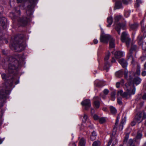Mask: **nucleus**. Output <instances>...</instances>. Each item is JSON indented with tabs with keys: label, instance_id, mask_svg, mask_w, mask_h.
<instances>
[{
	"label": "nucleus",
	"instance_id": "42",
	"mask_svg": "<svg viewBox=\"0 0 146 146\" xmlns=\"http://www.w3.org/2000/svg\"><path fill=\"white\" fill-rule=\"evenodd\" d=\"M87 118L88 117L87 115H84L83 117V118L82 119V121L84 122H85L86 121Z\"/></svg>",
	"mask_w": 146,
	"mask_h": 146
},
{
	"label": "nucleus",
	"instance_id": "18",
	"mask_svg": "<svg viewBox=\"0 0 146 146\" xmlns=\"http://www.w3.org/2000/svg\"><path fill=\"white\" fill-rule=\"evenodd\" d=\"M94 84L98 87H100L104 85V82L102 81L97 80L94 82Z\"/></svg>",
	"mask_w": 146,
	"mask_h": 146
},
{
	"label": "nucleus",
	"instance_id": "45",
	"mask_svg": "<svg viewBox=\"0 0 146 146\" xmlns=\"http://www.w3.org/2000/svg\"><path fill=\"white\" fill-rule=\"evenodd\" d=\"M137 7H138L139 6V4L141 3V0H137Z\"/></svg>",
	"mask_w": 146,
	"mask_h": 146
},
{
	"label": "nucleus",
	"instance_id": "1",
	"mask_svg": "<svg viewBox=\"0 0 146 146\" xmlns=\"http://www.w3.org/2000/svg\"><path fill=\"white\" fill-rule=\"evenodd\" d=\"M36 0H17V3H23L28 2L29 5L27 7V9L26 11V14L28 16V17H23L20 20V22L22 23L23 26L25 25L27 23L29 17H31L33 13V9L34 7L35 4Z\"/></svg>",
	"mask_w": 146,
	"mask_h": 146
},
{
	"label": "nucleus",
	"instance_id": "4",
	"mask_svg": "<svg viewBox=\"0 0 146 146\" xmlns=\"http://www.w3.org/2000/svg\"><path fill=\"white\" fill-rule=\"evenodd\" d=\"M20 65V62L15 58L10 57L9 58V63L8 68V72L11 74L17 71Z\"/></svg>",
	"mask_w": 146,
	"mask_h": 146
},
{
	"label": "nucleus",
	"instance_id": "63",
	"mask_svg": "<svg viewBox=\"0 0 146 146\" xmlns=\"http://www.w3.org/2000/svg\"><path fill=\"white\" fill-rule=\"evenodd\" d=\"M5 42L6 44H7L8 43V41L6 40L5 41Z\"/></svg>",
	"mask_w": 146,
	"mask_h": 146
},
{
	"label": "nucleus",
	"instance_id": "57",
	"mask_svg": "<svg viewBox=\"0 0 146 146\" xmlns=\"http://www.w3.org/2000/svg\"><path fill=\"white\" fill-rule=\"evenodd\" d=\"M144 68L145 69H146V62H145V63L144 64Z\"/></svg>",
	"mask_w": 146,
	"mask_h": 146
},
{
	"label": "nucleus",
	"instance_id": "32",
	"mask_svg": "<svg viewBox=\"0 0 146 146\" xmlns=\"http://www.w3.org/2000/svg\"><path fill=\"white\" fill-rule=\"evenodd\" d=\"M130 12L129 11H125L124 12V16L126 17H127L129 16L130 15Z\"/></svg>",
	"mask_w": 146,
	"mask_h": 146
},
{
	"label": "nucleus",
	"instance_id": "58",
	"mask_svg": "<svg viewBox=\"0 0 146 146\" xmlns=\"http://www.w3.org/2000/svg\"><path fill=\"white\" fill-rule=\"evenodd\" d=\"M71 146H76V145L75 144V143H73L72 144Z\"/></svg>",
	"mask_w": 146,
	"mask_h": 146
},
{
	"label": "nucleus",
	"instance_id": "21",
	"mask_svg": "<svg viewBox=\"0 0 146 146\" xmlns=\"http://www.w3.org/2000/svg\"><path fill=\"white\" fill-rule=\"evenodd\" d=\"M113 22L112 18L111 17H110L107 18V22L108 23L107 25L108 27H110V26L112 24Z\"/></svg>",
	"mask_w": 146,
	"mask_h": 146
},
{
	"label": "nucleus",
	"instance_id": "54",
	"mask_svg": "<svg viewBox=\"0 0 146 146\" xmlns=\"http://www.w3.org/2000/svg\"><path fill=\"white\" fill-rule=\"evenodd\" d=\"M115 62V60L114 58H112L111 62L112 63L114 62Z\"/></svg>",
	"mask_w": 146,
	"mask_h": 146
},
{
	"label": "nucleus",
	"instance_id": "60",
	"mask_svg": "<svg viewBox=\"0 0 146 146\" xmlns=\"http://www.w3.org/2000/svg\"><path fill=\"white\" fill-rule=\"evenodd\" d=\"M144 58V57H141V60H142V61H143V58Z\"/></svg>",
	"mask_w": 146,
	"mask_h": 146
},
{
	"label": "nucleus",
	"instance_id": "8",
	"mask_svg": "<svg viewBox=\"0 0 146 146\" xmlns=\"http://www.w3.org/2000/svg\"><path fill=\"white\" fill-rule=\"evenodd\" d=\"M112 36L108 34L102 33L101 35L100 39L101 42L107 43L108 42V40H110Z\"/></svg>",
	"mask_w": 146,
	"mask_h": 146
},
{
	"label": "nucleus",
	"instance_id": "36",
	"mask_svg": "<svg viewBox=\"0 0 146 146\" xmlns=\"http://www.w3.org/2000/svg\"><path fill=\"white\" fill-rule=\"evenodd\" d=\"M142 46L143 50L144 51H146V42H143Z\"/></svg>",
	"mask_w": 146,
	"mask_h": 146
},
{
	"label": "nucleus",
	"instance_id": "20",
	"mask_svg": "<svg viewBox=\"0 0 146 146\" xmlns=\"http://www.w3.org/2000/svg\"><path fill=\"white\" fill-rule=\"evenodd\" d=\"M122 7V5L120 1H117L116 3L115 8V9H119Z\"/></svg>",
	"mask_w": 146,
	"mask_h": 146
},
{
	"label": "nucleus",
	"instance_id": "23",
	"mask_svg": "<svg viewBox=\"0 0 146 146\" xmlns=\"http://www.w3.org/2000/svg\"><path fill=\"white\" fill-rule=\"evenodd\" d=\"M123 73V72L122 70H119L116 72L115 76L117 77H120L122 76Z\"/></svg>",
	"mask_w": 146,
	"mask_h": 146
},
{
	"label": "nucleus",
	"instance_id": "55",
	"mask_svg": "<svg viewBox=\"0 0 146 146\" xmlns=\"http://www.w3.org/2000/svg\"><path fill=\"white\" fill-rule=\"evenodd\" d=\"M115 94L114 93L112 94H111V97L113 98H115Z\"/></svg>",
	"mask_w": 146,
	"mask_h": 146
},
{
	"label": "nucleus",
	"instance_id": "35",
	"mask_svg": "<svg viewBox=\"0 0 146 146\" xmlns=\"http://www.w3.org/2000/svg\"><path fill=\"white\" fill-rule=\"evenodd\" d=\"M119 121L118 119V118H117L115 123V126H114L113 128V130H116V128H117V123H118Z\"/></svg>",
	"mask_w": 146,
	"mask_h": 146
},
{
	"label": "nucleus",
	"instance_id": "33",
	"mask_svg": "<svg viewBox=\"0 0 146 146\" xmlns=\"http://www.w3.org/2000/svg\"><path fill=\"white\" fill-rule=\"evenodd\" d=\"M140 66L138 65H137V68L136 70V74L138 75H140Z\"/></svg>",
	"mask_w": 146,
	"mask_h": 146
},
{
	"label": "nucleus",
	"instance_id": "25",
	"mask_svg": "<svg viewBox=\"0 0 146 146\" xmlns=\"http://www.w3.org/2000/svg\"><path fill=\"white\" fill-rule=\"evenodd\" d=\"M110 108L111 113L113 114L116 113L117 112V110L114 107L112 106H110Z\"/></svg>",
	"mask_w": 146,
	"mask_h": 146
},
{
	"label": "nucleus",
	"instance_id": "15",
	"mask_svg": "<svg viewBox=\"0 0 146 146\" xmlns=\"http://www.w3.org/2000/svg\"><path fill=\"white\" fill-rule=\"evenodd\" d=\"M118 61L123 67L125 68L127 66V63L126 60L124 59H121L118 60Z\"/></svg>",
	"mask_w": 146,
	"mask_h": 146
},
{
	"label": "nucleus",
	"instance_id": "27",
	"mask_svg": "<svg viewBox=\"0 0 146 146\" xmlns=\"http://www.w3.org/2000/svg\"><path fill=\"white\" fill-rule=\"evenodd\" d=\"M79 144L80 146H85V141L84 138L81 139L79 141Z\"/></svg>",
	"mask_w": 146,
	"mask_h": 146
},
{
	"label": "nucleus",
	"instance_id": "13",
	"mask_svg": "<svg viewBox=\"0 0 146 146\" xmlns=\"http://www.w3.org/2000/svg\"><path fill=\"white\" fill-rule=\"evenodd\" d=\"M110 55V53L109 52H108V54L106 55L104 58V60L106 62H105V65L104 67V68L107 71H108L109 68L111 66L109 63L107 61L109 59Z\"/></svg>",
	"mask_w": 146,
	"mask_h": 146
},
{
	"label": "nucleus",
	"instance_id": "43",
	"mask_svg": "<svg viewBox=\"0 0 146 146\" xmlns=\"http://www.w3.org/2000/svg\"><path fill=\"white\" fill-rule=\"evenodd\" d=\"M123 128V124L122 122H121V124H120L119 126V129L120 130H121Z\"/></svg>",
	"mask_w": 146,
	"mask_h": 146
},
{
	"label": "nucleus",
	"instance_id": "11",
	"mask_svg": "<svg viewBox=\"0 0 146 146\" xmlns=\"http://www.w3.org/2000/svg\"><path fill=\"white\" fill-rule=\"evenodd\" d=\"M100 99L98 96L93 98V106L95 109H98L100 105Z\"/></svg>",
	"mask_w": 146,
	"mask_h": 146
},
{
	"label": "nucleus",
	"instance_id": "9",
	"mask_svg": "<svg viewBox=\"0 0 146 146\" xmlns=\"http://www.w3.org/2000/svg\"><path fill=\"white\" fill-rule=\"evenodd\" d=\"M138 48L136 45L133 43H132L131 49L129 50V53L128 54V56L129 58H131L133 62H134L133 57H132V54L133 52H135L137 49Z\"/></svg>",
	"mask_w": 146,
	"mask_h": 146
},
{
	"label": "nucleus",
	"instance_id": "2",
	"mask_svg": "<svg viewBox=\"0 0 146 146\" xmlns=\"http://www.w3.org/2000/svg\"><path fill=\"white\" fill-rule=\"evenodd\" d=\"M124 88L127 92L123 93V90H119L117 93L118 95H120L123 98L128 99L129 98L131 95H134L135 93V88L128 83H126L125 84Z\"/></svg>",
	"mask_w": 146,
	"mask_h": 146
},
{
	"label": "nucleus",
	"instance_id": "26",
	"mask_svg": "<svg viewBox=\"0 0 146 146\" xmlns=\"http://www.w3.org/2000/svg\"><path fill=\"white\" fill-rule=\"evenodd\" d=\"M101 143L99 141L97 140L94 141L92 145V146H100Z\"/></svg>",
	"mask_w": 146,
	"mask_h": 146
},
{
	"label": "nucleus",
	"instance_id": "24",
	"mask_svg": "<svg viewBox=\"0 0 146 146\" xmlns=\"http://www.w3.org/2000/svg\"><path fill=\"white\" fill-rule=\"evenodd\" d=\"M129 25L130 29L132 30L136 29L138 26V25L135 23Z\"/></svg>",
	"mask_w": 146,
	"mask_h": 146
},
{
	"label": "nucleus",
	"instance_id": "41",
	"mask_svg": "<svg viewBox=\"0 0 146 146\" xmlns=\"http://www.w3.org/2000/svg\"><path fill=\"white\" fill-rule=\"evenodd\" d=\"M109 92L108 90L107 89H105L103 91L105 95H107L108 94Z\"/></svg>",
	"mask_w": 146,
	"mask_h": 146
},
{
	"label": "nucleus",
	"instance_id": "14",
	"mask_svg": "<svg viewBox=\"0 0 146 146\" xmlns=\"http://www.w3.org/2000/svg\"><path fill=\"white\" fill-rule=\"evenodd\" d=\"M141 81V79L138 77H134L130 82L131 83L133 84H135L136 85L139 84Z\"/></svg>",
	"mask_w": 146,
	"mask_h": 146
},
{
	"label": "nucleus",
	"instance_id": "49",
	"mask_svg": "<svg viewBox=\"0 0 146 146\" xmlns=\"http://www.w3.org/2000/svg\"><path fill=\"white\" fill-rule=\"evenodd\" d=\"M142 99L144 100H146V93H145L143 96Z\"/></svg>",
	"mask_w": 146,
	"mask_h": 146
},
{
	"label": "nucleus",
	"instance_id": "59",
	"mask_svg": "<svg viewBox=\"0 0 146 146\" xmlns=\"http://www.w3.org/2000/svg\"><path fill=\"white\" fill-rule=\"evenodd\" d=\"M102 98H105V96L104 95H103L102 96H101Z\"/></svg>",
	"mask_w": 146,
	"mask_h": 146
},
{
	"label": "nucleus",
	"instance_id": "37",
	"mask_svg": "<svg viewBox=\"0 0 146 146\" xmlns=\"http://www.w3.org/2000/svg\"><path fill=\"white\" fill-rule=\"evenodd\" d=\"M141 115H143V119H145L146 118V113L144 111H142L141 113Z\"/></svg>",
	"mask_w": 146,
	"mask_h": 146
},
{
	"label": "nucleus",
	"instance_id": "53",
	"mask_svg": "<svg viewBox=\"0 0 146 146\" xmlns=\"http://www.w3.org/2000/svg\"><path fill=\"white\" fill-rule=\"evenodd\" d=\"M102 110L105 111H107V108L106 107H104L102 108Z\"/></svg>",
	"mask_w": 146,
	"mask_h": 146
},
{
	"label": "nucleus",
	"instance_id": "12",
	"mask_svg": "<svg viewBox=\"0 0 146 146\" xmlns=\"http://www.w3.org/2000/svg\"><path fill=\"white\" fill-rule=\"evenodd\" d=\"M91 101L90 100L86 99L83 101L81 103V105L86 110H88L91 106Z\"/></svg>",
	"mask_w": 146,
	"mask_h": 146
},
{
	"label": "nucleus",
	"instance_id": "38",
	"mask_svg": "<svg viewBox=\"0 0 146 146\" xmlns=\"http://www.w3.org/2000/svg\"><path fill=\"white\" fill-rule=\"evenodd\" d=\"M93 118L94 120H97L99 119V117L98 115L96 114H94L93 116Z\"/></svg>",
	"mask_w": 146,
	"mask_h": 146
},
{
	"label": "nucleus",
	"instance_id": "48",
	"mask_svg": "<svg viewBox=\"0 0 146 146\" xmlns=\"http://www.w3.org/2000/svg\"><path fill=\"white\" fill-rule=\"evenodd\" d=\"M112 142V139H110L109 141L108 142L107 146H110Z\"/></svg>",
	"mask_w": 146,
	"mask_h": 146
},
{
	"label": "nucleus",
	"instance_id": "62",
	"mask_svg": "<svg viewBox=\"0 0 146 146\" xmlns=\"http://www.w3.org/2000/svg\"><path fill=\"white\" fill-rule=\"evenodd\" d=\"M143 146H146V142L145 143L144 145Z\"/></svg>",
	"mask_w": 146,
	"mask_h": 146
},
{
	"label": "nucleus",
	"instance_id": "56",
	"mask_svg": "<svg viewBox=\"0 0 146 146\" xmlns=\"http://www.w3.org/2000/svg\"><path fill=\"white\" fill-rule=\"evenodd\" d=\"M3 141V140L2 139H0V144H1Z\"/></svg>",
	"mask_w": 146,
	"mask_h": 146
},
{
	"label": "nucleus",
	"instance_id": "10",
	"mask_svg": "<svg viewBox=\"0 0 146 146\" xmlns=\"http://www.w3.org/2000/svg\"><path fill=\"white\" fill-rule=\"evenodd\" d=\"M115 29L118 34L120 35L121 29L124 30L126 29V23L124 22L123 23H119L116 24Z\"/></svg>",
	"mask_w": 146,
	"mask_h": 146
},
{
	"label": "nucleus",
	"instance_id": "19",
	"mask_svg": "<svg viewBox=\"0 0 146 146\" xmlns=\"http://www.w3.org/2000/svg\"><path fill=\"white\" fill-rule=\"evenodd\" d=\"M115 39L112 37L110 39L109 47L112 48L115 47Z\"/></svg>",
	"mask_w": 146,
	"mask_h": 146
},
{
	"label": "nucleus",
	"instance_id": "6",
	"mask_svg": "<svg viewBox=\"0 0 146 146\" xmlns=\"http://www.w3.org/2000/svg\"><path fill=\"white\" fill-rule=\"evenodd\" d=\"M121 41L123 42H125L127 47L129 46V44L130 41V39L129 38L127 34L124 32L122 33L121 37Z\"/></svg>",
	"mask_w": 146,
	"mask_h": 146
},
{
	"label": "nucleus",
	"instance_id": "64",
	"mask_svg": "<svg viewBox=\"0 0 146 146\" xmlns=\"http://www.w3.org/2000/svg\"><path fill=\"white\" fill-rule=\"evenodd\" d=\"M144 124H145V126H146V120L145 121V123H144Z\"/></svg>",
	"mask_w": 146,
	"mask_h": 146
},
{
	"label": "nucleus",
	"instance_id": "47",
	"mask_svg": "<svg viewBox=\"0 0 146 146\" xmlns=\"http://www.w3.org/2000/svg\"><path fill=\"white\" fill-rule=\"evenodd\" d=\"M123 3L125 5H127L128 3V1L127 0H122Z\"/></svg>",
	"mask_w": 146,
	"mask_h": 146
},
{
	"label": "nucleus",
	"instance_id": "39",
	"mask_svg": "<svg viewBox=\"0 0 146 146\" xmlns=\"http://www.w3.org/2000/svg\"><path fill=\"white\" fill-rule=\"evenodd\" d=\"M92 136L95 137L94 138L93 140H95V137L97 136L96 133L95 131H93V132L92 133Z\"/></svg>",
	"mask_w": 146,
	"mask_h": 146
},
{
	"label": "nucleus",
	"instance_id": "29",
	"mask_svg": "<svg viewBox=\"0 0 146 146\" xmlns=\"http://www.w3.org/2000/svg\"><path fill=\"white\" fill-rule=\"evenodd\" d=\"M144 22V19H143V20L141 22V24L142 26V25H144L143 24V23ZM141 31H142V32L143 33L144 35H145V36H146V32H145V31H144V27H142V26L141 27Z\"/></svg>",
	"mask_w": 146,
	"mask_h": 146
},
{
	"label": "nucleus",
	"instance_id": "16",
	"mask_svg": "<svg viewBox=\"0 0 146 146\" xmlns=\"http://www.w3.org/2000/svg\"><path fill=\"white\" fill-rule=\"evenodd\" d=\"M124 55V53L123 52L118 51L115 52V56L116 58H119L122 57Z\"/></svg>",
	"mask_w": 146,
	"mask_h": 146
},
{
	"label": "nucleus",
	"instance_id": "34",
	"mask_svg": "<svg viewBox=\"0 0 146 146\" xmlns=\"http://www.w3.org/2000/svg\"><path fill=\"white\" fill-rule=\"evenodd\" d=\"M121 17L120 16H117L115 17V23H117L121 19Z\"/></svg>",
	"mask_w": 146,
	"mask_h": 146
},
{
	"label": "nucleus",
	"instance_id": "61",
	"mask_svg": "<svg viewBox=\"0 0 146 146\" xmlns=\"http://www.w3.org/2000/svg\"><path fill=\"white\" fill-rule=\"evenodd\" d=\"M19 81H18L17 82H15V84H18L19 83Z\"/></svg>",
	"mask_w": 146,
	"mask_h": 146
},
{
	"label": "nucleus",
	"instance_id": "22",
	"mask_svg": "<svg viewBox=\"0 0 146 146\" xmlns=\"http://www.w3.org/2000/svg\"><path fill=\"white\" fill-rule=\"evenodd\" d=\"M124 83V81L123 79H122L120 81V82H117L116 84V87L117 88H119L120 87V86H122L123 85Z\"/></svg>",
	"mask_w": 146,
	"mask_h": 146
},
{
	"label": "nucleus",
	"instance_id": "28",
	"mask_svg": "<svg viewBox=\"0 0 146 146\" xmlns=\"http://www.w3.org/2000/svg\"><path fill=\"white\" fill-rule=\"evenodd\" d=\"M127 146H136L133 143L132 139H130L129 140L127 144Z\"/></svg>",
	"mask_w": 146,
	"mask_h": 146
},
{
	"label": "nucleus",
	"instance_id": "7",
	"mask_svg": "<svg viewBox=\"0 0 146 146\" xmlns=\"http://www.w3.org/2000/svg\"><path fill=\"white\" fill-rule=\"evenodd\" d=\"M124 76L125 78L130 82L134 77V73L132 71L128 72L127 70L125 69L124 71Z\"/></svg>",
	"mask_w": 146,
	"mask_h": 146
},
{
	"label": "nucleus",
	"instance_id": "31",
	"mask_svg": "<svg viewBox=\"0 0 146 146\" xmlns=\"http://www.w3.org/2000/svg\"><path fill=\"white\" fill-rule=\"evenodd\" d=\"M142 136V133L140 131H138L136 137L137 139H141Z\"/></svg>",
	"mask_w": 146,
	"mask_h": 146
},
{
	"label": "nucleus",
	"instance_id": "46",
	"mask_svg": "<svg viewBox=\"0 0 146 146\" xmlns=\"http://www.w3.org/2000/svg\"><path fill=\"white\" fill-rule=\"evenodd\" d=\"M135 121H136L134 120V119L133 121H132L131 124V126H133L135 125L136 124Z\"/></svg>",
	"mask_w": 146,
	"mask_h": 146
},
{
	"label": "nucleus",
	"instance_id": "3",
	"mask_svg": "<svg viewBox=\"0 0 146 146\" xmlns=\"http://www.w3.org/2000/svg\"><path fill=\"white\" fill-rule=\"evenodd\" d=\"M1 77L5 81V84H3V88L5 89V91L9 90V93L10 92L11 88L12 86L14 81V78L11 75H9L5 73L1 74Z\"/></svg>",
	"mask_w": 146,
	"mask_h": 146
},
{
	"label": "nucleus",
	"instance_id": "50",
	"mask_svg": "<svg viewBox=\"0 0 146 146\" xmlns=\"http://www.w3.org/2000/svg\"><path fill=\"white\" fill-rule=\"evenodd\" d=\"M142 75L143 76H146V71H143L142 72Z\"/></svg>",
	"mask_w": 146,
	"mask_h": 146
},
{
	"label": "nucleus",
	"instance_id": "40",
	"mask_svg": "<svg viewBox=\"0 0 146 146\" xmlns=\"http://www.w3.org/2000/svg\"><path fill=\"white\" fill-rule=\"evenodd\" d=\"M17 8L15 9V11L17 12V13H18V15H20V8L19 7H17Z\"/></svg>",
	"mask_w": 146,
	"mask_h": 146
},
{
	"label": "nucleus",
	"instance_id": "51",
	"mask_svg": "<svg viewBox=\"0 0 146 146\" xmlns=\"http://www.w3.org/2000/svg\"><path fill=\"white\" fill-rule=\"evenodd\" d=\"M143 42H142V40H140L138 42L139 45H142Z\"/></svg>",
	"mask_w": 146,
	"mask_h": 146
},
{
	"label": "nucleus",
	"instance_id": "52",
	"mask_svg": "<svg viewBox=\"0 0 146 146\" xmlns=\"http://www.w3.org/2000/svg\"><path fill=\"white\" fill-rule=\"evenodd\" d=\"M98 41L96 39H94V40H93V42H94V43L95 44H97L98 43Z\"/></svg>",
	"mask_w": 146,
	"mask_h": 146
},
{
	"label": "nucleus",
	"instance_id": "44",
	"mask_svg": "<svg viewBox=\"0 0 146 146\" xmlns=\"http://www.w3.org/2000/svg\"><path fill=\"white\" fill-rule=\"evenodd\" d=\"M117 102L118 103L119 105H121L122 104V102L121 101V98H118L117 99Z\"/></svg>",
	"mask_w": 146,
	"mask_h": 146
},
{
	"label": "nucleus",
	"instance_id": "17",
	"mask_svg": "<svg viewBox=\"0 0 146 146\" xmlns=\"http://www.w3.org/2000/svg\"><path fill=\"white\" fill-rule=\"evenodd\" d=\"M134 119L137 122L139 123L141 122L142 121V119L141 114L140 113L136 115Z\"/></svg>",
	"mask_w": 146,
	"mask_h": 146
},
{
	"label": "nucleus",
	"instance_id": "5",
	"mask_svg": "<svg viewBox=\"0 0 146 146\" xmlns=\"http://www.w3.org/2000/svg\"><path fill=\"white\" fill-rule=\"evenodd\" d=\"M20 37L19 36H17L15 38V42L13 44H11L9 46L12 49H14L17 52H21L24 48V46L23 43H22L21 40L22 37L21 36L20 38L18 41L17 40L18 38H20Z\"/></svg>",
	"mask_w": 146,
	"mask_h": 146
},
{
	"label": "nucleus",
	"instance_id": "30",
	"mask_svg": "<svg viewBox=\"0 0 146 146\" xmlns=\"http://www.w3.org/2000/svg\"><path fill=\"white\" fill-rule=\"evenodd\" d=\"M99 122L100 123L102 124L104 123L106 121V119L105 117H102L99 118Z\"/></svg>",
	"mask_w": 146,
	"mask_h": 146
}]
</instances>
